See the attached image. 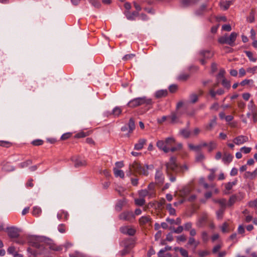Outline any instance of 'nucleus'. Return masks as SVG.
<instances>
[{"mask_svg":"<svg viewBox=\"0 0 257 257\" xmlns=\"http://www.w3.org/2000/svg\"><path fill=\"white\" fill-rule=\"evenodd\" d=\"M198 254L199 257H205L210 254V252L208 250H199Z\"/></svg>","mask_w":257,"mask_h":257,"instance_id":"49530a36","label":"nucleus"},{"mask_svg":"<svg viewBox=\"0 0 257 257\" xmlns=\"http://www.w3.org/2000/svg\"><path fill=\"white\" fill-rule=\"evenodd\" d=\"M201 237L204 242H207L209 239V236L206 231H203L201 233Z\"/></svg>","mask_w":257,"mask_h":257,"instance_id":"052dcab7","label":"nucleus"},{"mask_svg":"<svg viewBox=\"0 0 257 257\" xmlns=\"http://www.w3.org/2000/svg\"><path fill=\"white\" fill-rule=\"evenodd\" d=\"M70 257H85V255L79 251H75L69 254Z\"/></svg>","mask_w":257,"mask_h":257,"instance_id":"72a5a7b5","label":"nucleus"},{"mask_svg":"<svg viewBox=\"0 0 257 257\" xmlns=\"http://www.w3.org/2000/svg\"><path fill=\"white\" fill-rule=\"evenodd\" d=\"M58 230L61 233H64L66 231V226L64 224H60L58 226Z\"/></svg>","mask_w":257,"mask_h":257,"instance_id":"79ce46f5","label":"nucleus"},{"mask_svg":"<svg viewBox=\"0 0 257 257\" xmlns=\"http://www.w3.org/2000/svg\"><path fill=\"white\" fill-rule=\"evenodd\" d=\"M42 212V210L40 207L38 206H34L33 207L32 214L33 215L38 217L39 216Z\"/></svg>","mask_w":257,"mask_h":257,"instance_id":"c756f323","label":"nucleus"},{"mask_svg":"<svg viewBox=\"0 0 257 257\" xmlns=\"http://www.w3.org/2000/svg\"><path fill=\"white\" fill-rule=\"evenodd\" d=\"M88 135H89L88 132H84L82 131V132L77 133L75 135V138H84Z\"/></svg>","mask_w":257,"mask_h":257,"instance_id":"a19ab883","label":"nucleus"},{"mask_svg":"<svg viewBox=\"0 0 257 257\" xmlns=\"http://www.w3.org/2000/svg\"><path fill=\"white\" fill-rule=\"evenodd\" d=\"M69 216L68 213L67 211H65L63 210H60L57 214V217L59 220H61L63 218L65 219V220H67L68 219Z\"/></svg>","mask_w":257,"mask_h":257,"instance_id":"6ab92c4d","label":"nucleus"},{"mask_svg":"<svg viewBox=\"0 0 257 257\" xmlns=\"http://www.w3.org/2000/svg\"><path fill=\"white\" fill-rule=\"evenodd\" d=\"M186 240V237L185 235L182 234L177 237V241L178 242H184Z\"/></svg>","mask_w":257,"mask_h":257,"instance_id":"69168bd1","label":"nucleus"},{"mask_svg":"<svg viewBox=\"0 0 257 257\" xmlns=\"http://www.w3.org/2000/svg\"><path fill=\"white\" fill-rule=\"evenodd\" d=\"M155 180L156 184H162L164 183L165 177L161 169L156 170Z\"/></svg>","mask_w":257,"mask_h":257,"instance_id":"9d476101","label":"nucleus"},{"mask_svg":"<svg viewBox=\"0 0 257 257\" xmlns=\"http://www.w3.org/2000/svg\"><path fill=\"white\" fill-rule=\"evenodd\" d=\"M245 54L251 61L255 62L256 61V59L254 58L253 55L251 52L245 51Z\"/></svg>","mask_w":257,"mask_h":257,"instance_id":"4d7b16f0","label":"nucleus"},{"mask_svg":"<svg viewBox=\"0 0 257 257\" xmlns=\"http://www.w3.org/2000/svg\"><path fill=\"white\" fill-rule=\"evenodd\" d=\"M207 6L205 4L202 5L196 11L195 14L197 15H201L206 11Z\"/></svg>","mask_w":257,"mask_h":257,"instance_id":"a878e982","label":"nucleus"},{"mask_svg":"<svg viewBox=\"0 0 257 257\" xmlns=\"http://www.w3.org/2000/svg\"><path fill=\"white\" fill-rule=\"evenodd\" d=\"M231 2L230 1H226L224 3H221V7L224 10H227L230 6Z\"/></svg>","mask_w":257,"mask_h":257,"instance_id":"6e6d98bb","label":"nucleus"},{"mask_svg":"<svg viewBox=\"0 0 257 257\" xmlns=\"http://www.w3.org/2000/svg\"><path fill=\"white\" fill-rule=\"evenodd\" d=\"M128 125L129 127V129H130L129 132L131 133L135 128V121L132 118L130 119Z\"/></svg>","mask_w":257,"mask_h":257,"instance_id":"58836bf2","label":"nucleus"},{"mask_svg":"<svg viewBox=\"0 0 257 257\" xmlns=\"http://www.w3.org/2000/svg\"><path fill=\"white\" fill-rule=\"evenodd\" d=\"M125 203L126 200L125 199H123L122 200H119L115 206V209L117 211H120L121 210L123 206L125 204Z\"/></svg>","mask_w":257,"mask_h":257,"instance_id":"c85d7f7f","label":"nucleus"},{"mask_svg":"<svg viewBox=\"0 0 257 257\" xmlns=\"http://www.w3.org/2000/svg\"><path fill=\"white\" fill-rule=\"evenodd\" d=\"M233 156L230 154H225L222 158V161L224 164H229L232 160Z\"/></svg>","mask_w":257,"mask_h":257,"instance_id":"5701e85b","label":"nucleus"},{"mask_svg":"<svg viewBox=\"0 0 257 257\" xmlns=\"http://www.w3.org/2000/svg\"><path fill=\"white\" fill-rule=\"evenodd\" d=\"M6 231L7 232L8 236L11 238H16L19 236V229L14 226L7 227L6 229Z\"/></svg>","mask_w":257,"mask_h":257,"instance_id":"1a4fd4ad","label":"nucleus"},{"mask_svg":"<svg viewBox=\"0 0 257 257\" xmlns=\"http://www.w3.org/2000/svg\"><path fill=\"white\" fill-rule=\"evenodd\" d=\"M118 218L121 220L131 221L135 218V214L132 211H124L119 215Z\"/></svg>","mask_w":257,"mask_h":257,"instance_id":"6e6552de","label":"nucleus"},{"mask_svg":"<svg viewBox=\"0 0 257 257\" xmlns=\"http://www.w3.org/2000/svg\"><path fill=\"white\" fill-rule=\"evenodd\" d=\"M158 257H171V254L170 253H166L165 252H161L160 251L158 253Z\"/></svg>","mask_w":257,"mask_h":257,"instance_id":"774afa93","label":"nucleus"},{"mask_svg":"<svg viewBox=\"0 0 257 257\" xmlns=\"http://www.w3.org/2000/svg\"><path fill=\"white\" fill-rule=\"evenodd\" d=\"M3 169L6 171H12L14 170V168L10 163H7L4 165Z\"/></svg>","mask_w":257,"mask_h":257,"instance_id":"864d4df0","label":"nucleus"},{"mask_svg":"<svg viewBox=\"0 0 257 257\" xmlns=\"http://www.w3.org/2000/svg\"><path fill=\"white\" fill-rule=\"evenodd\" d=\"M216 116L213 117V118L210 121L209 123L205 125V128L206 130L210 131L213 129L216 124Z\"/></svg>","mask_w":257,"mask_h":257,"instance_id":"a211bd4d","label":"nucleus"},{"mask_svg":"<svg viewBox=\"0 0 257 257\" xmlns=\"http://www.w3.org/2000/svg\"><path fill=\"white\" fill-rule=\"evenodd\" d=\"M15 242L19 244H24V243H25L26 240L22 237H18L17 238H16V239L15 240Z\"/></svg>","mask_w":257,"mask_h":257,"instance_id":"680f3d73","label":"nucleus"},{"mask_svg":"<svg viewBox=\"0 0 257 257\" xmlns=\"http://www.w3.org/2000/svg\"><path fill=\"white\" fill-rule=\"evenodd\" d=\"M175 142V140L174 138L168 137L165 141H158L156 145L160 150L163 151L165 153H168L170 152V147L174 144Z\"/></svg>","mask_w":257,"mask_h":257,"instance_id":"7ed1b4c3","label":"nucleus"},{"mask_svg":"<svg viewBox=\"0 0 257 257\" xmlns=\"http://www.w3.org/2000/svg\"><path fill=\"white\" fill-rule=\"evenodd\" d=\"M248 205L250 207L254 208L257 206V199L249 201Z\"/></svg>","mask_w":257,"mask_h":257,"instance_id":"338daca9","label":"nucleus"},{"mask_svg":"<svg viewBox=\"0 0 257 257\" xmlns=\"http://www.w3.org/2000/svg\"><path fill=\"white\" fill-rule=\"evenodd\" d=\"M135 204L138 206H143L145 203V200L143 198L136 199L135 200Z\"/></svg>","mask_w":257,"mask_h":257,"instance_id":"c03bdc74","label":"nucleus"},{"mask_svg":"<svg viewBox=\"0 0 257 257\" xmlns=\"http://www.w3.org/2000/svg\"><path fill=\"white\" fill-rule=\"evenodd\" d=\"M130 168L141 175L147 176L149 175L148 171L153 170L154 166L153 165H145L144 166H141L138 162H134L130 166Z\"/></svg>","mask_w":257,"mask_h":257,"instance_id":"f03ea898","label":"nucleus"},{"mask_svg":"<svg viewBox=\"0 0 257 257\" xmlns=\"http://www.w3.org/2000/svg\"><path fill=\"white\" fill-rule=\"evenodd\" d=\"M248 108L251 112V114H254L255 113H257V108L254 104L252 100H250L248 104Z\"/></svg>","mask_w":257,"mask_h":257,"instance_id":"b1692460","label":"nucleus"},{"mask_svg":"<svg viewBox=\"0 0 257 257\" xmlns=\"http://www.w3.org/2000/svg\"><path fill=\"white\" fill-rule=\"evenodd\" d=\"M188 146L189 149L195 152H199L201 151V146H199V145L195 146L192 144H188Z\"/></svg>","mask_w":257,"mask_h":257,"instance_id":"c9c22d12","label":"nucleus"},{"mask_svg":"<svg viewBox=\"0 0 257 257\" xmlns=\"http://www.w3.org/2000/svg\"><path fill=\"white\" fill-rule=\"evenodd\" d=\"M32 164V161L31 160H28L25 162H23L22 163H21L19 165V167L21 168H24L27 167L29 165H31Z\"/></svg>","mask_w":257,"mask_h":257,"instance_id":"473e14b6","label":"nucleus"},{"mask_svg":"<svg viewBox=\"0 0 257 257\" xmlns=\"http://www.w3.org/2000/svg\"><path fill=\"white\" fill-rule=\"evenodd\" d=\"M165 166L166 167V172L167 176H169L172 172L175 173L178 172V166L176 163V158L171 157L169 162L166 163Z\"/></svg>","mask_w":257,"mask_h":257,"instance_id":"423d86ee","label":"nucleus"},{"mask_svg":"<svg viewBox=\"0 0 257 257\" xmlns=\"http://www.w3.org/2000/svg\"><path fill=\"white\" fill-rule=\"evenodd\" d=\"M119 230L122 233L131 236L134 235L136 233L135 229L130 227L128 226H121L120 227Z\"/></svg>","mask_w":257,"mask_h":257,"instance_id":"f8f14e48","label":"nucleus"},{"mask_svg":"<svg viewBox=\"0 0 257 257\" xmlns=\"http://www.w3.org/2000/svg\"><path fill=\"white\" fill-rule=\"evenodd\" d=\"M200 242L199 241H197L193 237H190L188 241V245L190 246H194V248H196L199 244Z\"/></svg>","mask_w":257,"mask_h":257,"instance_id":"412c9836","label":"nucleus"},{"mask_svg":"<svg viewBox=\"0 0 257 257\" xmlns=\"http://www.w3.org/2000/svg\"><path fill=\"white\" fill-rule=\"evenodd\" d=\"M146 143V139L143 138L140 139L138 142L135 145L134 149L137 151L142 150Z\"/></svg>","mask_w":257,"mask_h":257,"instance_id":"4468645a","label":"nucleus"},{"mask_svg":"<svg viewBox=\"0 0 257 257\" xmlns=\"http://www.w3.org/2000/svg\"><path fill=\"white\" fill-rule=\"evenodd\" d=\"M207 219V214L206 213H204L200 218L198 220V222L196 223V225L198 227H200L201 226V224L206 221Z\"/></svg>","mask_w":257,"mask_h":257,"instance_id":"cd10ccee","label":"nucleus"},{"mask_svg":"<svg viewBox=\"0 0 257 257\" xmlns=\"http://www.w3.org/2000/svg\"><path fill=\"white\" fill-rule=\"evenodd\" d=\"M248 141V138L246 136L240 135L235 137L233 140V143L236 145H240Z\"/></svg>","mask_w":257,"mask_h":257,"instance_id":"9b49d317","label":"nucleus"},{"mask_svg":"<svg viewBox=\"0 0 257 257\" xmlns=\"http://www.w3.org/2000/svg\"><path fill=\"white\" fill-rule=\"evenodd\" d=\"M247 21L249 23H252L254 21V12L251 10L249 13V15L247 18Z\"/></svg>","mask_w":257,"mask_h":257,"instance_id":"a18cd8bd","label":"nucleus"},{"mask_svg":"<svg viewBox=\"0 0 257 257\" xmlns=\"http://www.w3.org/2000/svg\"><path fill=\"white\" fill-rule=\"evenodd\" d=\"M189 77L188 74L187 73H181L180 74L178 77V79L181 81H185Z\"/></svg>","mask_w":257,"mask_h":257,"instance_id":"37998d69","label":"nucleus"},{"mask_svg":"<svg viewBox=\"0 0 257 257\" xmlns=\"http://www.w3.org/2000/svg\"><path fill=\"white\" fill-rule=\"evenodd\" d=\"M237 200V196L235 195H232L229 199L227 205L228 206H231L235 203Z\"/></svg>","mask_w":257,"mask_h":257,"instance_id":"2f4dec72","label":"nucleus"},{"mask_svg":"<svg viewBox=\"0 0 257 257\" xmlns=\"http://www.w3.org/2000/svg\"><path fill=\"white\" fill-rule=\"evenodd\" d=\"M225 209L224 208H221L216 212L217 218L219 219H221L223 216V213Z\"/></svg>","mask_w":257,"mask_h":257,"instance_id":"3c124183","label":"nucleus"},{"mask_svg":"<svg viewBox=\"0 0 257 257\" xmlns=\"http://www.w3.org/2000/svg\"><path fill=\"white\" fill-rule=\"evenodd\" d=\"M89 2L95 8H99L101 6V4L98 0H88Z\"/></svg>","mask_w":257,"mask_h":257,"instance_id":"4c0bfd02","label":"nucleus"},{"mask_svg":"<svg viewBox=\"0 0 257 257\" xmlns=\"http://www.w3.org/2000/svg\"><path fill=\"white\" fill-rule=\"evenodd\" d=\"M113 173L115 177H119L121 178H123L124 177V174L122 170H119L114 168L113 169Z\"/></svg>","mask_w":257,"mask_h":257,"instance_id":"bb28decb","label":"nucleus"},{"mask_svg":"<svg viewBox=\"0 0 257 257\" xmlns=\"http://www.w3.org/2000/svg\"><path fill=\"white\" fill-rule=\"evenodd\" d=\"M257 176V168L252 172H246L244 174V177L246 179L252 180Z\"/></svg>","mask_w":257,"mask_h":257,"instance_id":"f3484780","label":"nucleus"},{"mask_svg":"<svg viewBox=\"0 0 257 257\" xmlns=\"http://www.w3.org/2000/svg\"><path fill=\"white\" fill-rule=\"evenodd\" d=\"M190 192L191 189L190 188L186 187L180 190L179 195L183 198L182 200H185V201H186Z\"/></svg>","mask_w":257,"mask_h":257,"instance_id":"ddd939ff","label":"nucleus"},{"mask_svg":"<svg viewBox=\"0 0 257 257\" xmlns=\"http://www.w3.org/2000/svg\"><path fill=\"white\" fill-rule=\"evenodd\" d=\"M170 229L173 230V231L176 233H180L183 231L184 228L183 226H179L177 228L171 227Z\"/></svg>","mask_w":257,"mask_h":257,"instance_id":"09e8293b","label":"nucleus"},{"mask_svg":"<svg viewBox=\"0 0 257 257\" xmlns=\"http://www.w3.org/2000/svg\"><path fill=\"white\" fill-rule=\"evenodd\" d=\"M168 118L171 119V123H175L178 122L179 116L176 112H172L171 114L168 115Z\"/></svg>","mask_w":257,"mask_h":257,"instance_id":"aec40b11","label":"nucleus"},{"mask_svg":"<svg viewBox=\"0 0 257 257\" xmlns=\"http://www.w3.org/2000/svg\"><path fill=\"white\" fill-rule=\"evenodd\" d=\"M217 146L216 143L214 141L210 142L209 144H208V151L210 152L214 150Z\"/></svg>","mask_w":257,"mask_h":257,"instance_id":"e433bc0d","label":"nucleus"},{"mask_svg":"<svg viewBox=\"0 0 257 257\" xmlns=\"http://www.w3.org/2000/svg\"><path fill=\"white\" fill-rule=\"evenodd\" d=\"M205 158L204 155L201 153H198L196 156V160L197 162L202 161Z\"/></svg>","mask_w":257,"mask_h":257,"instance_id":"e2e57ef3","label":"nucleus"},{"mask_svg":"<svg viewBox=\"0 0 257 257\" xmlns=\"http://www.w3.org/2000/svg\"><path fill=\"white\" fill-rule=\"evenodd\" d=\"M237 183V180H235L231 182H228L225 185V187L226 190L229 191L232 188V187L235 185Z\"/></svg>","mask_w":257,"mask_h":257,"instance_id":"f704fd0d","label":"nucleus"},{"mask_svg":"<svg viewBox=\"0 0 257 257\" xmlns=\"http://www.w3.org/2000/svg\"><path fill=\"white\" fill-rule=\"evenodd\" d=\"M152 102L151 99L147 98L146 97L144 96L136 98L130 100L127 103V105L130 107L134 108L144 104L150 105L152 104Z\"/></svg>","mask_w":257,"mask_h":257,"instance_id":"20e7f679","label":"nucleus"},{"mask_svg":"<svg viewBox=\"0 0 257 257\" xmlns=\"http://www.w3.org/2000/svg\"><path fill=\"white\" fill-rule=\"evenodd\" d=\"M28 242L30 245L38 248H47L59 251L62 250V246H58L52 239L43 236L35 235L29 236L27 238Z\"/></svg>","mask_w":257,"mask_h":257,"instance_id":"f257e3e1","label":"nucleus"},{"mask_svg":"<svg viewBox=\"0 0 257 257\" xmlns=\"http://www.w3.org/2000/svg\"><path fill=\"white\" fill-rule=\"evenodd\" d=\"M139 195L141 197L144 198V197L148 196V195H150V193L147 189H144L139 191Z\"/></svg>","mask_w":257,"mask_h":257,"instance_id":"ea45409f","label":"nucleus"},{"mask_svg":"<svg viewBox=\"0 0 257 257\" xmlns=\"http://www.w3.org/2000/svg\"><path fill=\"white\" fill-rule=\"evenodd\" d=\"M179 134L185 139L189 138L191 135V133L187 128L181 129L179 131Z\"/></svg>","mask_w":257,"mask_h":257,"instance_id":"4be33fe9","label":"nucleus"},{"mask_svg":"<svg viewBox=\"0 0 257 257\" xmlns=\"http://www.w3.org/2000/svg\"><path fill=\"white\" fill-rule=\"evenodd\" d=\"M215 202L218 203L221 206V208H224L225 209L226 205V201L225 199L217 200Z\"/></svg>","mask_w":257,"mask_h":257,"instance_id":"13d9d810","label":"nucleus"},{"mask_svg":"<svg viewBox=\"0 0 257 257\" xmlns=\"http://www.w3.org/2000/svg\"><path fill=\"white\" fill-rule=\"evenodd\" d=\"M190 101L192 103H195L198 100V95L196 94H192L190 96Z\"/></svg>","mask_w":257,"mask_h":257,"instance_id":"5fc2aeb1","label":"nucleus"},{"mask_svg":"<svg viewBox=\"0 0 257 257\" xmlns=\"http://www.w3.org/2000/svg\"><path fill=\"white\" fill-rule=\"evenodd\" d=\"M155 184L154 183H151L148 186V190L150 193V195H152L154 193Z\"/></svg>","mask_w":257,"mask_h":257,"instance_id":"8fccbe9b","label":"nucleus"},{"mask_svg":"<svg viewBox=\"0 0 257 257\" xmlns=\"http://www.w3.org/2000/svg\"><path fill=\"white\" fill-rule=\"evenodd\" d=\"M74 165L75 168L84 167L86 165V162L84 160H81L79 158L73 160Z\"/></svg>","mask_w":257,"mask_h":257,"instance_id":"dca6fc26","label":"nucleus"},{"mask_svg":"<svg viewBox=\"0 0 257 257\" xmlns=\"http://www.w3.org/2000/svg\"><path fill=\"white\" fill-rule=\"evenodd\" d=\"M253 80L252 79H244L240 82V85L244 86L247 84L252 85Z\"/></svg>","mask_w":257,"mask_h":257,"instance_id":"603ef678","label":"nucleus"},{"mask_svg":"<svg viewBox=\"0 0 257 257\" xmlns=\"http://www.w3.org/2000/svg\"><path fill=\"white\" fill-rule=\"evenodd\" d=\"M122 112V110L120 107L116 106L114 107L112 110V114L115 116L119 115Z\"/></svg>","mask_w":257,"mask_h":257,"instance_id":"de8ad7c7","label":"nucleus"},{"mask_svg":"<svg viewBox=\"0 0 257 257\" xmlns=\"http://www.w3.org/2000/svg\"><path fill=\"white\" fill-rule=\"evenodd\" d=\"M150 220V217L148 216H143L140 219L141 223L145 224L149 222Z\"/></svg>","mask_w":257,"mask_h":257,"instance_id":"0e129e2a","label":"nucleus"},{"mask_svg":"<svg viewBox=\"0 0 257 257\" xmlns=\"http://www.w3.org/2000/svg\"><path fill=\"white\" fill-rule=\"evenodd\" d=\"M199 55L201 57L200 59V61L202 65H204L206 63V59L211 58L213 53L209 50H202L199 52Z\"/></svg>","mask_w":257,"mask_h":257,"instance_id":"0eeeda50","label":"nucleus"},{"mask_svg":"<svg viewBox=\"0 0 257 257\" xmlns=\"http://www.w3.org/2000/svg\"><path fill=\"white\" fill-rule=\"evenodd\" d=\"M167 94L168 91L167 90H160L156 92L155 96L158 98H160L167 96Z\"/></svg>","mask_w":257,"mask_h":257,"instance_id":"393cba45","label":"nucleus"},{"mask_svg":"<svg viewBox=\"0 0 257 257\" xmlns=\"http://www.w3.org/2000/svg\"><path fill=\"white\" fill-rule=\"evenodd\" d=\"M124 14L128 20L133 21L135 20L136 17L139 16V13L137 12H133L132 13L130 11H125Z\"/></svg>","mask_w":257,"mask_h":257,"instance_id":"2eb2a0df","label":"nucleus"},{"mask_svg":"<svg viewBox=\"0 0 257 257\" xmlns=\"http://www.w3.org/2000/svg\"><path fill=\"white\" fill-rule=\"evenodd\" d=\"M211 173L208 175V178L210 181H213L215 178L214 173L216 171L215 169H211L209 170Z\"/></svg>","mask_w":257,"mask_h":257,"instance_id":"bf43d9fd","label":"nucleus"},{"mask_svg":"<svg viewBox=\"0 0 257 257\" xmlns=\"http://www.w3.org/2000/svg\"><path fill=\"white\" fill-rule=\"evenodd\" d=\"M166 208L168 210L170 215L174 216L176 215V210L172 207L171 204H168L166 205Z\"/></svg>","mask_w":257,"mask_h":257,"instance_id":"7c9ffc66","label":"nucleus"},{"mask_svg":"<svg viewBox=\"0 0 257 257\" xmlns=\"http://www.w3.org/2000/svg\"><path fill=\"white\" fill-rule=\"evenodd\" d=\"M237 36V33L232 32L230 34L229 36L225 35L219 38L218 39V42L222 44H226L231 46H234Z\"/></svg>","mask_w":257,"mask_h":257,"instance_id":"39448f33","label":"nucleus"}]
</instances>
